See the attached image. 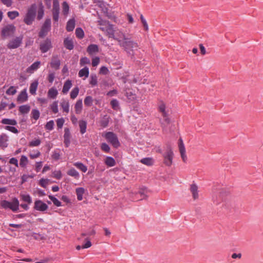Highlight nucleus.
<instances>
[{
	"instance_id": "obj_1",
	"label": "nucleus",
	"mask_w": 263,
	"mask_h": 263,
	"mask_svg": "<svg viewBox=\"0 0 263 263\" xmlns=\"http://www.w3.org/2000/svg\"><path fill=\"white\" fill-rule=\"evenodd\" d=\"M115 35V37L114 39L118 42L119 45L124 48L128 56L133 58L135 51L138 48V43L131 40L130 37L126 36L121 30L116 31Z\"/></svg>"
},
{
	"instance_id": "obj_2",
	"label": "nucleus",
	"mask_w": 263,
	"mask_h": 263,
	"mask_svg": "<svg viewBox=\"0 0 263 263\" xmlns=\"http://www.w3.org/2000/svg\"><path fill=\"white\" fill-rule=\"evenodd\" d=\"M159 111L162 114L163 119L160 121L163 130L165 133H171L174 130L175 125L171 123L168 117V110L166 109L165 105L161 103L158 107Z\"/></svg>"
},
{
	"instance_id": "obj_3",
	"label": "nucleus",
	"mask_w": 263,
	"mask_h": 263,
	"mask_svg": "<svg viewBox=\"0 0 263 263\" xmlns=\"http://www.w3.org/2000/svg\"><path fill=\"white\" fill-rule=\"evenodd\" d=\"M0 204L3 209H9L15 212L18 210L20 203L16 198H13L11 202L4 200L1 202Z\"/></svg>"
},
{
	"instance_id": "obj_4",
	"label": "nucleus",
	"mask_w": 263,
	"mask_h": 263,
	"mask_svg": "<svg viewBox=\"0 0 263 263\" xmlns=\"http://www.w3.org/2000/svg\"><path fill=\"white\" fill-rule=\"evenodd\" d=\"M37 6L35 4L31 5L29 8L27 14L24 19V22L28 25L32 24L34 20Z\"/></svg>"
},
{
	"instance_id": "obj_5",
	"label": "nucleus",
	"mask_w": 263,
	"mask_h": 263,
	"mask_svg": "<svg viewBox=\"0 0 263 263\" xmlns=\"http://www.w3.org/2000/svg\"><path fill=\"white\" fill-rule=\"evenodd\" d=\"M104 137L106 140L112 145L114 147L118 148L120 146V143L117 136L113 132H108L106 133L104 135Z\"/></svg>"
},
{
	"instance_id": "obj_6",
	"label": "nucleus",
	"mask_w": 263,
	"mask_h": 263,
	"mask_svg": "<svg viewBox=\"0 0 263 263\" xmlns=\"http://www.w3.org/2000/svg\"><path fill=\"white\" fill-rule=\"evenodd\" d=\"M16 31L15 27L12 24H8L3 27L1 31L2 37L4 39L13 35Z\"/></svg>"
},
{
	"instance_id": "obj_7",
	"label": "nucleus",
	"mask_w": 263,
	"mask_h": 263,
	"mask_svg": "<svg viewBox=\"0 0 263 263\" xmlns=\"http://www.w3.org/2000/svg\"><path fill=\"white\" fill-rule=\"evenodd\" d=\"M23 36L20 35L10 40L7 45L9 49H14L20 47L23 43Z\"/></svg>"
},
{
	"instance_id": "obj_8",
	"label": "nucleus",
	"mask_w": 263,
	"mask_h": 263,
	"mask_svg": "<svg viewBox=\"0 0 263 263\" xmlns=\"http://www.w3.org/2000/svg\"><path fill=\"white\" fill-rule=\"evenodd\" d=\"M51 22L50 18H46L45 20L39 33V36L40 37H44L47 34L48 32L51 29Z\"/></svg>"
},
{
	"instance_id": "obj_9",
	"label": "nucleus",
	"mask_w": 263,
	"mask_h": 263,
	"mask_svg": "<svg viewBox=\"0 0 263 263\" xmlns=\"http://www.w3.org/2000/svg\"><path fill=\"white\" fill-rule=\"evenodd\" d=\"M60 13V5L58 0H53V7L52 9V13L54 24L57 23L59 21Z\"/></svg>"
},
{
	"instance_id": "obj_10",
	"label": "nucleus",
	"mask_w": 263,
	"mask_h": 263,
	"mask_svg": "<svg viewBox=\"0 0 263 263\" xmlns=\"http://www.w3.org/2000/svg\"><path fill=\"white\" fill-rule=\"evenodd\" d=\"M173 155V152L171 148H168L163 155L164 162L166 165L170 166L172 164Z\"/></svg>"
},
{
	"instance_id": "obj_11",
	"label": "nucleus",
	"mask_w": 263,
	"mask_h": 263,
	"mask_svg": "<svg viewBox=\"0 0 263 263\" xmlns=\"http://www.w3.org/2000/svg\"><path fill=\"white\" fill-rule=\"evenodd\" d=\"M48 208L47 204L41 200H36L34 202V209L40 212H45Z\"/></svg>"
},
{
	"instance_id": "obj_12",
	"label": "nucleus",
	"mask_w": 263,
	"mask_h": 263,
	"mask_svg": "<svg viewBox=\"0 0 263 263\" xmlns=\"http://www.w3.org/2000/svg\"><path fill=\"white\" fill-rule=\"evenodd\" d=\"M51 47V40L49 39H46L41 43L40 49L42 53H45L47 52Z\"/></svg>"
},
{
	"instance_id": "obj_13",
	"label": "nucleus",
	"mask_w": 263,
	"mask_h": 263,
	"mask_svg": "<svg viewBox=\"0 0 263 263\" xmlns=\"http://www.w3.org/2000/svg\"><path fill=\"white\" fill-rule=\"evenodd\" d=\"M178 147L179 152L180 153L181 158L183 161L185 162L187 160V157L185 155V148L183 142V140L181 138H180L178 140Z\"/></svg>"
},
{
	"instance_id": "obj_14",
	"label": "nucleus",
	"mask_w": 263,
	"mask_h": 263,
	"mask_svg": "<svg viewBox=\"0 0 263 263\" xmlns=\"http://www.w3.org/2000/svg\"><path fill=\"white\" fill-rule=\"evenodd\" d=\"M9 137L5 134H0V147L4 149L8 145Z\"/></svg>"
},
{
	"instance_id": "obj_15",
	"label": "nucleus",
	"mask_w": 263,
	"mask_h": 263,
	"mask_svg": "<svg viewBox=\"0 0 263 263\" xmlns=\"http://www.w3.org/2000/svg\"><path fill=\"white\" fill-rule=\"evenodd\" d=\"M64 143L65 146L66 147H68L70 144V138L71 135L70 132L68 128H65L64 129Z\"/></svg>"
},
{
	"instance_id": "obj_16",
	"label": "nucleus",
	"mask_w": 263,
	"mask_h": 263,
	"mask_svg": "<svg viewBox=\"0 0 263 263\" xmlns=\"http://www.w3.org/2000/svg\"><path fill=\"white\" fill-rule=\"evenodd\" d=\"M50 64L51 68L55 70L59 69L61 62L58 55H54L52 57Z\"/></svg>"
},
{
	"instance_id": "obj_17",
	"label": "nucleus",
	"mask_w": 263,
	"mask_h": 263,
	"mask_svg": "<svg viewBox=\"0 0 263 263\" xmlns=\"http://www.w3.org/2000/svg\"><path fill=\"white\" fill-rule=\"evenodd\" d=\"M40 61L35 62L26 69V72L30 74L33 73L40 68Z\"/></svg>"
},
{
	"instance_id": "obj_18",
	"label": "nucleus",
	"mask_w": 263,
	"mask_h": 263,
	"mask_svg": "<svg viewBox=\"0 0 263 263\" xmlns=\"http://www.w3.org/2000/svg\"><path fill=\"white\" fill-rule=\"evenodd\" d=\"M28 95L27 93V90L24 89L22 90L20 93L18 95L17 98V101L20 103H23L27 101Z\"/></svg>"
},
{
	"instance_id": "obj_19",
	"label": "nucleus",
	"mask_w": 263,
	"mask_h": 263,
	"mask_svg": "<svg viewBox=\"0 0 263 263\" xmlns=\"http://www.w3.org/2000/svg\"><path fill=\"white\" fill-rule=\"evenodd\" d=\"M60 106H61L63 112L66 113L69 112L70 104L68 100L62 99L60 102Z\"/></svg>"
},
{
	"instance_id": "obj_20",
	"label": "nucleus",
	"mask_w": 263,
	"mask_h": 263,
	"mask_svg": "<svg viewBox=\"0 0 263 263\" xmlns=\"http://www.w3.org/2000/svg\"><path fill=\"white\" fill-rule=\"evenodd\" d=\"M75 112L77 114H80L83 108L82 99L78 100L74 105Z\"/></svg>"
},
{
	"instance_id": "obj_21",
	"label": "nucleus",
	"mask_w": 263,
	"mask_h": 263,
	"mask_svg": "<svg viewBox=\"0 0 263 263\" xmlns=\"http://www.w3.org/2000/svg\"><path fill=\"white\" fill-rule=\"evenodd\" d=\"M64 45L68 50H72L74 47L73 42L72 39L67 37L64 40Z\"/></svg>"
},
{
	"instance_id": "obj_22",
	"label": "nucleus",
	"mask_w": 263,
	"mask_h": 263,
	"mask_svg": "<svg viewBox=\"0 0 263 263\" xmlns=\"http://www.w3.org/2000/svg\"><path fill=\"white\" fill-rule=\"evenodd\" d=\"M87 51L89 54L97 53L99 52V47L96 44H90L88 46Z\"/></svg>"
},
{
	"instance_id": "obj_23",
	"label": "nucleus",
	"mask_w": 263,
	"mask_h": 263,
	"mask_svg": "<svg viewBox=\"0 0 263 263\" xmlns=\"http://www.w3.org/2000/svg\"><path fill=\"white\" fill-rule=\"evenodd\" d=\"M72 86V82L70 80H67L64 84L62 89V92L64 94H67Z\"/></svg>"
},
{
	"instance_id": "obj_24",
	"label": "nucleus",
	"mask_w": 263,
	"mask_h": 263,
	"mask_svg": "<svg viewBox=\"0 0 263 263\" xmlns=\"http://www.w3.org/2000/svg\"><path fill=\"white\" fill-rule=\"evenodd\" d=\"M106 32L109 38L114 39L115 37V33L116 31L114 29L113 25L109 24L106 27Z\"/></svg>"
},
{
	"instance_id": "obj_25",
	"label": "nucleus",
	"mask_w": 263,
	"mask_h": 263,
	"mask_svg": "<svg viewBox=\"0 0 263 263\" xmlns=\"http://www.w3.org/2000/svg\"><path fill=\"white\" fill-rule=\"evenodd\" d=\"M58 95V91L57 89L54 87H52L49 89L47 93L48 97L52 99L56 98Z\"/></svg>"
},
{
	"instance_id": "obj_26",
	"label": "nucleus",
	"mask_w": 263,
	"mask_h": 263,
	"mask_svg": "<svg viewBox=\"0 0 263 263\" xmlns=\"http://www.w3.org/2000/svg\"><path fill=\"white\" fill-rule=\"evenodd\" d=\"M190 190L192 194L193 198L194 199H198V186L196 184H193L191 185Z\"/></svg>"
},
{
	"instance_id": "obj_27",
	"label": "nucleus",
	"mask_w": 263,
	"mask_h": 263,
	"mask_svg": "<svg viewBox=\"0 0 263 263\" xmlns=\"http://www.w3.org/2000/svg\"><path fill=\"white\" fill-rule=\"evenodd\" d=\"M67 174L68 175L73 177L76 179H78L80 178L79 173L74 168H71L69 169Z\"/></svg>"
},
{
	"instance_id": "obj_28",
	"label": "nucleus",
	"mask_w": 263,
	"mask_h": 263,
	"mask_svg": "<svg viewBox=\"0 0 263 263\" xmlns=\"http://www.w3.org/2000/svg\"><path fill=\"white\" fill-rule=\"evenodd\" d=\"M75 27V20L74 18L70 19L67 23L66 30L70 32L73 30Z\"/></svg>"
},
{
	"instance_id": "obj_29",
	"label": "nucleus",
	"mask_w": 263,
	"mask_h": 263,
	"mask_svg": "<svg viewBox=\"0 0 263 263\" xmlns=\"http://www.w3.org/2000/svg\"><path fill=\"white\" fill-rule=\"evenodd\" d=\"M38 84V81L36 80L30 84L29 91L31 95H34L36 94V91L37 88Z\"/></svg>"
},
{
	"instance_id": "obj_30",
	"label": "nucleus",
	"mask_w": 263,
	"mask_h": 263,
	"mask_svg": "<svg viewBox=\"0 0 263 263\" xmlns=\"http://www.w3.org/2000/svg\"><path fill=\"white\" fill-rule=\"evenodd\" d=\"M73 165L83 173H85L87 171V167L82 162H74Z\"/></svg>"
},
{
	"instance_id": "obj_31",
	"label": "nucleus",
	"mask_w": 263,
	"mask_h": 263,
	"mask_svg": "<svg viewBox=\"0 0 263 263\" xmlns=\"http://www.w3.org/2000/svg\"><path fill=\"white\" fill-rule=\"evenodd\" d=\"M79 125L80 129V133L84 134L86 131L87 122L86 121L81 120L79 122Z\"/></svg>"
},
{
	"instance_id": "obj_32",
	"label": "nucleus",
	"mask_w": 263,
	"mask_h": 263,
	"mask_svg": "<svg viewBox=\"0 0 263 263\" xmlns=\"http://www.w3.org/2000/svg\"><path fill=\"white\" fill-rule=\"evenodd\" d=\"M85 189L83 187H78L76 189V192L77 196V199L79 201H81L83 199V195L84 193Z\"/></svg>"
},
{
	"instance_id": "obj_33",
	"label": "nucleus",
	"mask_w": 263,
	"mask_h": 263,
	"mask_svg": "<svg viewBox=\"0 0 263 263\" xmlns=\"http://www.w3.org/2000/svg\"><path fill=\"white\" fill-rule=\"evenodd\" d=\"M105 163L108 166L112 167L116 165V161L112 157L107 156L105 160Z\"/></svg>"
},
{
	"instance_id": "obj_34",
	"label": "nucleus",
	"mask_w": 263,
	"mask_h": 263,
	"mask_svg": "<svg viewBox=\"0 0 263 263\" xmlns=\"http://www.w3.org/2000/svg\"><path fill=\"white\" fill-rule=\"evenodd\" d=\"M20 197L23 201L26 202L28 204H30L32 202V198L28 194H21L20 195Z\"/></svg>"
},
{
	"instance_id": "obj_35",
	"label": "nucleus",
	"mask_w": 263,
	"mask_h": 263,
	"mask_svg": "<svg viewBox=\"0 0 263 263\" xmlns=\"http://www.w3.org/2000/svg\"><path fill=\"white\" fill-rule=\"evenodd\" d=\"M78 74L79 77H85V78H87L89 76L88 68L87 67H85L82 68L79 71Z\"/></svg>"
},
{
	"instance_id": "obj_36",
	"label": "nucleus",
	"mask_w": 263,
	"mask_h": 263,
	"mask_svg": "<svg viewBox=\"0 0 263 263\" xmlns=\"http://www.w3.org/2000/svg\"><path fill=\"white\" fill-rule=\"evenodd\" d=\"M2 123L6 125H16L17 122L14 119H3L1 121Z\"/></svg>"
},
{
	"instance_id": "obj_37",
	"label": "nucleus",
	"mask_w": 263,
	"mask_h": 263,
	"mask_svg": "<svg viewBox=\"0 0 263 263\" xmlns=\"http://www.w3.org/2000/svg\"><path fill=\"white\" fill-rule=\"evenodd\" d=\"M28 163V160L27 157L25 155H22L20 159V165L22 167H26Z\"/></svg>"
},
{
	"instance_id": "obj_38",
	"label": "nucleus",
	"mask_w": 263,
	"mask_h": 263,
	"mask_svg": "<svg viewBox=\"0 0 263 263\" xmlns=\"http://www.w3.org/2000/svg\"><path fill=\"white\" fill-rule=\"evenodd\" d=\"M30 109V107L28 105H22L19 107V111L22 114H28Z\"/></svg>"
},
{
	"instance_id": "obj_39",
	"label": "nucleus",
	"mask_w": 263,
	"mask_h": 263,
	"mask_svg": "<svg viewBox=\"0 0 263 263\" xmlns=\"http://www.w3.org/2000/svg\"><path fill=\"white\" fill-rule=\"evenodd\" d=\"M140 162L147 166H151L153 164L154 160L152 158H144L140 160Z\"/></svg>"
},
{
	"instance_id": "obj_40",
	"label": "nucleus",
	"mask_w": 263,
	"mask_h": 263,
	"mask_svg": "<svg viewBox=\"0 0 263 263\" xmlns=\"http://www.w3.org/2000/svg\"><path fill=\"white\" fill-rule=\"evenodd\" d=\"M69 7L67 2H64L62 3V13L64 16H67L69 13Z\"/></svg>"
},
{
	"instance_id": "obj_41",
	"label": "nucleus",
	"mask_w": 263,
	"mask_h": 263,
	"mask_svg": "<svg viewBox=\"0 0 263 263\" xmlns=\"http://www.w3.org/2000/svg\"><path fill=\"white\" fill-rule=\"evenodd\" d=\"M93 99L90 96H86L84 100V104L85 106L89 107L92 105Z\"/></svg>"
},
{
	"instance_id": "obj_42",
	"label": "nucleus",
	"mask_w": 263,
	"mask_h": 263,
	"mask_svg": "<svg viewBox=\"0 0 263 263\" xmlns=\"http://www.w3.org/2000/svg\"><path fill=\"white\" fill-rule=\"evenodd\" d=\"M79 92V88L78 86L73 88L70 92V98L72 99H74L77 98Z\"/></svg>"
},
{
	"instance_id": "obj_43",
	"label": "nucleus",
	"mask_w": 263,
	"mask_h": 263,
	"mask_svg": "<svg viewBox=\"0 0 263 263\" xmlns=\"http://www.w3.org/2000/svg\"><path fill=\"white\" fill-rule=\"evenodd\" d=\"M75 33L76 36L80 39H83L84 36V31L83 29L81 28H77L76 29Z\"/></svg>"
},
{
	"instance_id": "obj_44",
	"label": "nucleus",
	"mask_w": 263,
	"mask_h": 263,
	"mask_svg": "<svg viewBox=\"0 0 263 263\" xmlns=\"http://www.w3.org/2000/svg\"><path fill=\"white\" fill-rule=\"evenodd\" d=\"M97 83H98V79H97V76L96 74H91L90 76V78L89 84L92 86H95L97 85Z\"/></svg>"
},
{
	"instance_id": "obj_45",
	"label": "nucleus",
	"mask_w": 263,
	"mask_h": 263,
	"mask_svg": "<svg viewBox=\"0 0 263 263\" xmlns=\"http://www.w3.org/2000/svg\"><path fill=\"white\" fill-rule=\"evenodd\" d=\"M212 199L215 204H219L221 200L220 195H219L218 197V194L216 192H214L212 196Z\"/></svg>"
},
{
	"instance_id": "obj_46",
	"label": "nucleus",
	"mask_w": 263,
	"mask_h": 263,
	"mask_svg": "<svg viewBox=\"0 0 263 263\" xmlns=\"http://www.w3.org/2000/svg\"><path fill=\"white\" fill-rule=\"evenodd\" d=\"M48 197L55 205L57 206H62L61 202L57 198L52 195H49Z\"/></svg>"
},
{
	"instance_id": "obj_47",
	"label": "nucleus",
	"mask_w": 263,
	"mask_h": 263,
	"mask_svg": "<svg viewBox=\"0 0 263 263\" xmlns=\"http://www.w3.org/2000/svg\"><path fill=\"white\" fill-rule=\"evenodd\" d=\"M110 105L114 110H118L119 108V101L117 99H112L110 102Z\"/></svg>"
},
{
	"instance_id": "obj_48",
	"label": "nucleus",
	"mask_w": 263,
	"mask_h": 263,
	"mask_svg": "<svg viewBox=\"0 0 263 263\" xmlns=\"http://www.w3.org/2000/svg\"><path fill=\"white\" fill-rule=\"evenodd\" d=\"M40 115V112L39 110L35 109H32L31 111V117L33 119H34L35 120H37L39 118Z\"/></svg>"
},
{
	"instance_id": "obj_49",
	"label": "nucleus",
	"mask_w": 263,
	"mask_h": 263,
	"mask_svg": "<svg viewBox=\"0 0 263 263\" xmlns=\"http://www.w3.org/2000/svg\"><path fill=\"white\" fill-rule=\"evenodd\" d=\"M7 14L11 20H14L19 15V13L16 11H13L8 12Z\"/></svg>"
},
{
	"instance_id": "obj_50",
	"label": "nucleus",
	"mask_w": 263,
	"mask_h": 263,
	"mask_svg": "<svg viewBox=\"0 0 263 263\" xmlns=\"http://www.w3.org/2000/svg\"><path fill=\"white\" fill-rule=\"evenodd\" d=\"M16 92V89L14 86H10L6 91V93L8 95H14Z\"/></svg>"
},
{
	"instance_id": "obj_51",
	"label": "nucleus",
	"mask_w": 263,
	"mask_h": 263,
	"mask_svg": "<svg viewBox=\"0 0 263 263\" xmlns=\"http://www.w3.org/2000/svg\"><path fill=\"white\" fill-rule=\"evenodd\" d=\"M148 190L145 187H143L140 189L139 193L141 195V196L142 199H144L146 197H147L146 194L147 193Z\"/></svg>"
},
{
	"instance_id": "obj_52",
	"label": "nucleus",
	"mask_w": 263,
	"mask_h": 263,
	"mask_svg": "<svg viewBox=\"0 0 263 263\" xmlns=\"http://www.w3.org/2000/svg\"><path fill=\"white\" fill-rule=\"evenodd\" d=\"M90 61L87 57H83L80 59V64L81 66H83L86 64H90Z\"/></svg>"
},
{
	"instance_id": "obj_53",
	"label": "nucleus",
	"mask_w": 263,
	"mask_h": 263,
	"mask_svg": "<svg viewBox=\"0 0 263 263\" xmlns=\"http://www.w3.org/2000/svg\"><path fill=\"white\" fill-rule=\"evenodd\" d=\"M51 109L54 114H57L59 111L58 102L54 101L50 106Z\"/></svg>"
},
{
	"instance_id": "obj_54",
	"label": "nucleus",
	"mask_w": 263,
	"mask_h": 263,
	"mask_svg": "<svg viewBox=\"0 0 263 263\" xmlns=\"http://www.w3.org/2000/svg\"><path fill=\"white\" fill-rule=\"evenodd\" d=\"M41 143V141L40 139H35L34 140H32V141H30L29 143V146L30 147L38 146L39 145H40Z\"/></svg>"
},
{
	"instance_id": "obj_55",
	"label": "nucleus",
	"mask_w": 263,
	"mask_h": 263,
	"mask_svg": "<svg viewBox=\"0 0 263 263\" xmlns=\"http://www.w3.org/2000/svg\"><path fill=\"white\" fill-rule=\"evenodd\" d=\"M54 123L53 120L48 121L45 125V128L48 130H52L54 128Z\"/></svg>"
},
{
	"instance_id": "obj_56",
	"label": "nucleus",
	"mask_w": 263,
	"mask_h": 263,
	"mask_svg": "<svg viewBox=\"0 0 263 263\" xmlns=\"http://www.w3.org/2000/svg\"><path fill=\"white\" fill-rule=\"evenodd\" d=\"M101 148L103 151H104L106 153L109 152L110 149L109 145L107 144H106V143H103L101 144Z\"/></svg>"
},
{
	"instance_id": "obj_57",
	"label": "nucleus",
	"mask_w": 263,
	"mask_h": 263,
	"mask_svg": "<svg viewBox=\"0 0 263 263\" xmlns=\"http://www.w3.org/2000/svg\"><path fill=\"white\" fill-rule=\"evenodd\" d=\"M5 129L14 134L18 133V129L14 126H6Z\"/></svg>"
},
{
	"instance_id": "obj_58",
	"label": "nucleus",
	"mask_w": 263,
	"mask_h": 263,
	"mask_svg": "<svg viewBox=\"0 0 263 263\" xmlns=\"http://www.w3.org/2000/svg\"><path fill=\"white\" fill-rule=\"evenodd\" d=\"M41 153L39 151L36 150L33 152V153H30L29 154V157L33 159L39 157Z\"/></svg>"
},
{
	"instance_id": "obj_59",
	"label": "nucleus",
	"mask_w": 263,
	"mask_h": 263,
	"mask_svg": "<svg viewBox=\"0 0 263 263\" xmlns=\"http://www.w3.org/2000/svg\"><path fill=\"white\" fill-rule=\"evenodd\" d=\"M64 119L63 118L58 119L57 120V125L58 128H61L64 123Z\"/></svg>"
},
{
	"instance_id": "obj_60",
	"label": "nucleus",
	"mask_w": 263,
	"mask_h": 263,
	"mask_svg": "<svg viewBox=\"0 0 263 263\" xmlns=\"http://www.w3.org/2000/svg\"><path fill=\"white\" fill-rule=\"evenodd\" d=\"M100 73L104 75L107 74L109 73V70L105 66H102L100 69Z\"/></svg>"
},
{
	"instance_id": "obj_61",
	"label": "nucleus",
	"mask_w": 263,
	"mask_h": 263,
	"mask_svg": "<svg viewBox=\"0 0 263 263\" xmlns=\"http://www.w3.org/2000/svg\"><path fill=\"white\" fill-rule=\"evenodd\" d=\"M44 13V10H43V7H42L38 10L37 16V19L41 20L43 16Z\"/></svg>"
},
{
	"instance_id": "obj_62",
	"label": "nucleus",
	"mask_w": 263,
	"mask_h": 263,
	"mask_svg": "<svg viewBox=\"0 0 263 263\" xmlns=\"http://www.w3.org/2000/svg\"><path fill=\"white\" fill-rule=\"evenodd\" d=\"M100 63V59L99 57H95L92 59V65L93 67L97 66Z\"/></svg>"
},
{
	"instance_id": "obj_63",
	"label": "nucleus",
	"mask_w": 263,
	"mask_h": 263,
	"mask_svg": "<svg viewBox=\"0 0 263 263\" xmlns=\"http://www.w3.org/2000/svg\"><path fill=\"white\" fill-rule=\"evenodd\" d=\"M9 163L11 164H13V165H15L16 167L18 166V160L15 158H11L9 160Z\"/></svg>"
},
{
	"instance_id": "obj_64",
	"label": "nucleus",
	"mask_w": 263,
	"mask_h": 263,
	"mask_svg": "<svg viewBox=\"0 0 263 263\" xmlns=\"http://www.w3.org/2000/svg\"><path fill=\"white\" fill-rule=\"evenodd\" d=\"M53 177L58 179H60L62 177V173L60 171H55L53 173Z\"/></svg>"
}]
</instances>
